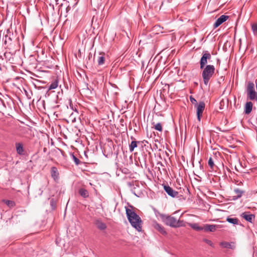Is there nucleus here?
<instances>
[{"mask_svg":"<svg viewBox=\"0 0 257 257\" xmlns=\"http://www.w3.org/2000/svg\"><path fill=\"white\" fill-rule=\"evenodd\" d=\"M126 214L128 220L137 231L140 232L142 230V221L141 217L134 211L128 208H125Z\"/></svg>","mask_w":257,"mask_h":257,"instance_id":"nucleus-1","label":"nucleus"},{"mask_svg":"<svg viewBox=\"0 0 257 257\" xmlns=\"http://www.w3.org/2000/svg\"><path fill=\"white\" fill-rule=\"evenodd\" d=\"M162 221L167 225L174 228L184 226L183 221L177 220L175 217L164 214H160Z\"/></svg>","mask_w":257,"mask_h":257,"instance_id":"nucleus-2","label":"nucleus"},{"mask_svg":"<svg viewBox=\"0 0 257 257\" xmlns=\"http://www.w3.org/2000/svg\"><path fill=\"white\" fill-rule=\"evenodd\" d=\"M202 70V77L204 84L207 86L210 79L215 73V67L212 65H207Z\"/></svg>","mask_w":257,"mask_h":257,"instance_id":"nucleus-3","label":"nucleus"},{"mask_svg":"<svg viewBox=\"0 0 257 257\" xmlns=\"http://www.w3.org/2000/svg\"><path fill=\"white\" fill-rule=\"evenodd\" d=\"M211 58V55L210 53L207 51H204L200 60V68L202 69L205 67L207 65V61L209 60Z\"/></svg>","mask_w":257,"mask_h":257,"instance_id":"nucleus-4","label":"nucleus"},{"mask_svg":"<svg viewBox=\"0 0 257 257\" xmlns=\"http://www.w3.org/2000/svg\"><path fill=\"white\" fill-rule=\"evenodd\" d=\"M197 119L200 121L201 117L202 115L203 111L205 108V103L203 101H200L198 104H197Z\"/></svg>","mask_w":257,"mask_h":257,"instance_id":"nucleus-5","label":"nucleus"},{"mask_svg":"<svg viewBox=\"0 0 257 257\" xmlns=\"http://www.w3.org/2000/svg\"><path fill=\"white\" fill-rule=\"evenodd\" d=\"M163 187L165 192L168 194V195L170 196L171 197L174 198L178 195V192L173 190L169 186L164 185Z\"/></svg>","mask_w":257,"mask_h":257,"instance_id":"nucleus-6","label":"nucleus"},{"mask_svg":"<svg viewBox=\"0 0 257 257\" xmlns=\"http://www.w3.org/2000/svg\"><path fill=\"white\" fill-rule=\"evenodd\" d=\"M229 18V16L226 15H221L219 18H218L213 24L214 28H216L219 27L220 25H221L223 23L225 22Z\"/></svg>","mask_w":257,"mask_h":257,"instance_id":"nucleus-7","label":"nucleus"},{"mask_svg":"<svg viewBox=\"0 0 257 257\" xmlns=\"http://www.w3.org/2000/svg\"><path fill=\"white\" fill-rule=\"evenodd\" d=\"M71 7L69 5V2H66L64 3H62L59 6V11H61V13L62 14L63 12H65L66 14H67L68 12L70 10Z\"/></svg>","mask_w":257,"mask_h":257,"instance_id":"nucleus-8","label":"nucleus"},{"mask_svg":"<svg viewBox=\"0 0 257 257\" xmlns=\"http://www.w3.org/2000/svg\"><path fill=\"white\" fill-rule=\"evenodd\" d=\"M153 226L155 229L158 231L160 233L163 235H166L167 234L165 228L160 224H159L156 221L153 223Z\"/></svg>","mask_w":257,"mask_h":257,"instance_id":"nucleus-9","label":"nucleus"},{"mask_svg":"<svg viewBox=\"0 0 257 257\" xmlns=\"http://www.w3.org/2000/svg\"><path fill=\"white\" fill-rule=\"evenodd\" d=\"M219 225L214 224H205L203 227V230L205 231L214 232L217 228H218Z\"/></svg>","mask_w":257,"mask_h":257,"instance_id":"nucleus-10","label":"nucleus"},{"mask_svg":"<svg viewBox=\"0 0 257 257\" xmlns=\"http://www.w3.org/2000/svg\"><path fill=\"white\" fill-rule=\"evenodd\" d=\"M13 36V34L12 33L10 30L9 29L7 30L4 39V43L6 45L8 44H11L12 40V36Z\"/></svg>","mask_w":257,"mask_h":257,"instance_id":"nucleus-11","label":"nucleus"},{"mask_svg":"<svg viewBox=\"0 0 257 257\" xmlns=\"http://www.w3.org/2000/svg\"><path fill=\"white\" fill-rule=\"evenodd\" d=\"M241 216L246 221L252 223V221L254 219L255 216L254 215L249 214H247L246 212L242 213Z\"/></svg>","mask_w":257,"mask_h":257,"instance_id":"nucleus-12","label":"nucleus"},{"mask_svg":"<svg viewBox=\"0 0 257 257\" xmlns=\"http://www.w3.org/2000/svg\"><path fill=\"white\" fill-rule=\"evenodd\" d=\"M255 83L253 81H248L246 87V92L255 91Z\"/></svg>","mask_w":257,"mask_h":257,"instance_id":"nucleus-13","label":"nucleus"},{"mask_svg":"<svg viewBox=\"0 0 257 257\" xmlns=\"http://www.w3.org/2000/svg\"><path fill=\"white\" fill-rule=\"evenodd\" d=\"M16 151L18 154L20 155H24V149L23 145L21 143H16Z\"/></svg>","mask_w":257,"mask_h":257,"instance_id":"nucleus-14","label":"nucleus"},{"mask_svg":"<svg viewBox=\"0 0 257 257\" xmlns=\"http://www.w3.org/2000/svg\"><path fill=\"white\" fill-rule=\"evenodd\" d=\"M252 103L251 101L247 102L245 104L244 113L245 114H249L252 108Z\"/></svg>","mask_w":257,"mask_h":257,"instance_id":"nucleus-15","label":"nucleus"},{"mask_svg":"<svg viewBox=\"0 0 257 257\" xmlns=\"http://www.w3.org/2000/svg\"><path fill=\"white\" fill-rule=\"evenodd\" d=\"M95 225L99 229L101 230H104L106 228V224L100 220H97L95 221Z\"/></svg>","mask_w":257,"mask_h":257,"instance_id":"nucleus-16","label":"nucleus"},{"mask_svg":"<svg viewBox=\"0 0 257 257\" xmlns=\"http://www.w3.org/2000/svg\"><path fill=\"white\" fill-rule=\"evenodd\" d=\"M220 245L223 248L233 249L235 247L234 245L231 243L226 241H222L220 243Z\"/></svg>","mask_w":257,"mask_h":257,"instance_id":"nucleus-17","label":"nucleus"},{"mask_svg":"<svg viewBox=\"0 0 257 257\" xmlns=\"http://www.w3.org/2000/svg\"><path fill=\"white\" fill-rule=\"evenodd\" d=\"M188 225L190 227H191L193 229L196 230V231H201L203 230V227H201L199 225V224L197 223H188Z\"/></svg>","mask_w":257,"mask_h":257,"instance_id":"nucleus-18","label":"nucleus"},{"mask_svg":"<svg viewBox=\"0 0 257 257\" xmlns=\"http://www.w3.org/2000/svg\"><path fill=\"white\" fill-rule=\"evenodd\" d=\"M51 174L52 177L54 180L58 179L59 174L57 171V169L56 167H53L51 168Z\"/></svg>","mask_w":257,"mask_h":257,"instance_id":"nucleus-19","label":"nucleus"},{"mask_svg":"<svg viewBox=\"0 0 257 257\" xmlns=\"http://www.w3.org/2000/svg\"><path fill=\"white\" fill-rule=\"evenodd\" d=\"M247 95L250 100L256 99L257 100V92L255 91L248 92Z\"/></svg>","mask_w":257,"mask_h":257,"instance_id":"nucleus-20","label":"nucleus"},{"mask_svg":"<svg viewBox=\"0 0 257 257\" xmlns=\"http://www.w3.org/2000/svg\"><path fill=\"white\" fill-rule=\"evenodd\" d=\"M140 142L139 141H133L129 145V150L130 152H133L134 149L138 147V144Z\"/></svg>","mask_w":257,"mask_h":257,"instance_id":"nucleus-21","label":"nucleus"},{"mask_svg":"<svg viewBox=\"0 0 257 257\" xmlns=\"http://www.w3.org/2000/svg\"><path fill=\"white\" fill-rule=\"evenodd\" d=\"M226 221L233 225H237L239 223V220L237 218H231L229 216L226 218Z\"/></svg>","mask_w":257,"mask_h":257,"instance_id":"nucleus-22","label":"nucleus"},{"mask_svg":"<svg viewBox=\"0 0 257 257\" xmlns=\"http://www.w3.org/2000/svg\"><path fill=\"white\" fill-rule=\"evenodd\" d=\"M58 80L57 79H56L49 86L48 89H49V90L55 89L58 87Z\"/></svg>","mask_w":257,"mask_h":257,"instance_id":"nucleus-23","label":"nucleus"},{"mask_svg":"<svg viewBox=\"0 0 257 257\" xmlns=\"http://www.w3.org/2000/svg\"><path fill=\"white\" fill-rule=\"evenodd\" d=\"M99 55L97 59L98 64V65H102L104 63L105 58L104 54H100Z\"/></svg>","mask_w":257,"mask_h":257,"instance_id":"nucleus-24","label":"nucleus"},{"mask_svg":"<svg viewBox=\"0 0 257 257\" xmlns=\"http://www.w3.org/2000/svg\"><path fill=\"white\" fill-rule=\"evenodd\" d=\"M79 193L84 198H86L89 196L88 192L83 188H81L79 191Z\"/></svg>","mask_w":257,"mask_h":257,"instance_id":"nucleus-25","label":"nucleus"},{"mask_svg":"<svg viewBox=\"0 0 257 257\" xmlns=\"http://www.w3.org/2000/svg\"><path fill=\"white\" fill-rule=\"evenodd\" d=\"M234 192H235V193L236 194L237 198L241 197L242 195V193H243V191L239 190V189H235Z\"/></svg>","mask_w":257,"mask_h":257,"instance_id":"nucleus-26","label":"nucleus"},{"mask_svg":"<svg viewBox=\"0 0 257 257\" xmlns=\"http://www.w3.org/2000/svg\"><path fill=\"white\" fill-rule=\"evenodd\" d=\"M4 202L8 206L10 207H14L15 205V202L11 200H4Z\"/></svg>","mask_w":257,"mask_h":257,"instance_id":"nucleus-27","label":"nucleus"},{"mask_svg":"<svg viewBox=\"0 0 257 257\" xmlns=\"http://www.w3.org/2000/svg\"><path fill=\"white\" fill-rule=\"evenodd\" d=\"M154 128L156 130L161 132L162 131V127L161 123L159 122L154 125Z\"/></svg>","mask_w":257,"mask_h":257,"instance_id":"nucleus-28","label":"nucleus"},{"mask_svg":"<svg viewBox=\"0 0 257 257\" xmlns=\"http://www.w3.org/2000/svg\"><path fill=\"white\" fill-rule=\"evenodd\" d=\"M71 155L75 164L76 165H78L80 163V160L76 157H75L73 154H72Z\"/></svg>","mask_w":257,"mask_h":257,"instance_id":"nucleus-29","label":"nucleus"},{"mask_svg":"<svg viewBox=\"0 0 257 257\" xmlns=\"http://www.w3.org/2000/svg\"><path fill=\"white\" fill-rule=\"evenodd\" d=\"M208 165L209 166H210V167L211 168V169H213V167L214 166V162H213V159L211 157H210L209 160H208Z\"/></svg>","mask_w":257,"mask_h":257,"instance_id":"nucleus-30","label":"nucleus"},{"mask_svg":"<svg viewBox=\"0 0 257 257\" xmlns=\"http://www.w3.org/2000/svg\"><path fill=\"white\" fill-rule=\"evenodd\" d=\"M203 241L206 243L207 244H208V245H209L210 246L214 247V244L213 243V242L210 240H209V239H206V238H204L203 239Z\"/></svg>","mask_w":257,"mask_h":257,"instance_id":"nucleus-31","label":"nucleus"},{"mask_svg":"<svg viewBox=\"0 0 257 257\" xmlns=\"http://www.w3.org/2000/svg\"><path fill=\"white\" fill-rule=\"evenodd\" d=\"M252 30L253 32H257V25L253 24L251 26Z\"/></svg>","mask_w":257,"mask_h":257,"instance_id":"nucleus-32","label":"nucleus"},{"mask_svg":"<svg viewBox=\"0 0 257 257\" xmlns=\"http://www.w3.org/2000/svg\"><path fill=\"white\" fill-rule=\"evenodd\" d=\"M190 99L191 102L193 104H194V103H196L197 104L196 100L194 98H193L192 96H190Z\"/></svg>","mask_w":257,"mask_h":257,"instance_id":"nucleus-33","label":"nucleus"},{"mask_svg":"<svg viewBox=\"0 0 257 257\" xmlns=\"http://www.w3.org/2000/svg\"><path fill=\"white\" fill-rule=\"evenodd\" d=\"M55 3H56V5L59 4V0H55Z\"/></svg>","mask_w":257,"mask_h":257,"instance_id":"nucleus-34","label":"nucleus"},{"mask_svg":"<svg viewBox=\"0 0 257 257\" xmlns=\"http://www.w3.org/2000/svg\"><path fill=\"white\" fill-rule=\"evenodd\" d=\"M63 1V3L64 2H69L68 1H67V0H62Z\"/></svg>","mask_w":257,"mask_h":257,"instance_id":"nucleus-35","label":"nucleus"},{"mask_svg":"<svg viewBox=\"0 0 257 257\" xmlns=\"http://www.w3.org/2000/svg\"><path fill=\"white\" fill-rule=\"evenodd\" d=\"M43 193V191L41 190V194H42V193Z\"/></svg>","mask_w":257,"mask_h":257,"instance_id":"nucleus-36","label":"nucleus"},{"mask_svg":"<svg viewBox=\"0 0 257 257\" xmlns=\"http://www.w3.org/2000/svg\"><path fill=\"white\" fill-rule=\"evenodd\" d=\"M56 243L57 244L58 242H57V240H56Z\"/></svg>","mask_w":257,"mask_h":257,"instance_id":"nucleus-37","label":"nucleus"},{"mask_svg":"<svg viewBox=\"0 0 257 257\" xmlns=\"http://www.w3.org/2000/svg\"><path fill=\"white\" fill-rule=\"evenodd\" d=\"M256 120H257V117H256Z\"/></svg>","mask_w":257,"mask_h":257,"instance_id":"nucleus-38","label":"nucleus"}]
</instances>
